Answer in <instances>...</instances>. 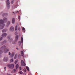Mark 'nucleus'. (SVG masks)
I'll return each mask as SVG.
<instances>
[{
	"label": "nucleus",
	"instance_id": "2eb2a0df",
	"mask_svg": "<svg viewBox=\"0 0 75 75\" xmlns=\"http://www.w3.org/2000/svg\"><path fill=\"white\" fill-rule=\"evenodd\" d=\"M22 30L23 32V33H25V28H22Z\"/></svg>",
	"mask_w": 75,
	"mask_h": 75
},
{
	"label": "nucleus",
	"instance_id": "7c9ffc66",
	"mask_svg": "<svg viewBox=\"0 0 75 75\" xmlns=\"http://www.w3.org/2000/svg\"><path fill=\"white\" fill-rule=\"evenodd\" d=\"M11 3L12 4H13V1H12L11 2Z\"/></svg>",
	"mask_w": 75,
	"mask_h": 75
},
{
	"label": "nucleus",
	"instance_id": "4be33fe9",
	"mask_svg": "<svg viewBox=\"0 0 75 75\" xmlns=\"http://www.w3.org/2000/svg\"><path fill=\"white\" fill-rule=\"evenodd\" d=\"M26 69L28 71H30V69H29V68H28V67H26Z\"/></svg>",
	"mask_w": 75,
	"mask_h": 75
},
{
	"label": "nucleus",
	"instance_id": "f704fd0d",
	"mask_svg": "<svg viewBox=\"0 0 75 75\" xmlns=\"http://www.w3.org/2000/svg\"><path fill=\"white\" fill-rule=\"evenodd\" d=\"M7 75H10V74H8Z\"/></svg>",
	"mask_w": 75,
	"mask_h": 75
},
{
	"label": "nucleus",
	"instance_id": "f8f14e48",
	"mask_svg": "<svg viewBox=\"0 0 75 75\" xmlns=\"http://www.w3.org/2000/svg\"><path fill=\"white\" fill-rule=\"evenodd\" d=\"M12 23L13 24H14V23H15V19L14 18H13L12 21Z\"/></svg>",
	"mask_w": 75,
	"mask_h": 75
},
{
	"label": "nucleus",
	"instance_id": "f03ea898",
	"mask_svg": "<svg viewBox=\"0 0 75 75\" xmlns=\"http://www.w3.org/2000/svg\"><path fill=\"white\" fill-rule=\"evenodd\" d=\"M7 21V19L5 18H4L3 20H0V24H1L0 25V29L1 30L4 28V25H5L4 24V23H6Z\"/></svg>",
	"mask_w": 75,
	"mask_h": 75
},
{
	"label": "nucleus",
	"instance_id": "7ed1b4c3",
	"mask_svg": "<svg viewBox=\"0 0 75 75\" xmlns=\"http://www.w3.org/2000/svg\"><path fill=\"white\" fill-rule=\"evenodd\" d=\"M7 35V34L4 33L2 34V35L1 36V38H0V41L3 40V38L4 37H6Z\"/></svg>",
	"mask_w": 75,
	"mask_h": 75
},
{
	"label": "nucleus",
	"instance_id": "2f4dec72",
	"mask_svg": "<svg viewBox=\"0 0 75 75\" xmlns=\"http://www.w3.org/2000/svg\"><path fill=\"white\" fill-rule=\"evenodd\" d=\"M6 67H4V69H5V71H6Z\"/></svg>",
	"mask_w": 75,
	"mask_h": 75
},
{
	"label": "nucleus",
	"instance_id": "b1692460",
	"mask_svg": "<svg viewBox=\"0 0 75 75\" xmlns=\"http://www.w3.org/2000/svg\"><path fill=\"white\" fill-rule=\"evenodd\" d=\"M18 62V59L16 60L15 62V63L16 64L17 62Z\"/></svg>",
	"mask_w": 75,
	"mask_h": 75
},
{
	"label": "nucleus",
	"instance_id": "dca6fc26",
	"mask_svg": "<svg viewBox=\"0 0 75 75\" xmlns=\"http://www.w3.org/2000/svg\"><path fill=\"white\" fill-rule=\"evenodd\" d=\"M21 52L22 56H23V55H24V52H23V51H21Z\"/></svg>",
	"mask_w": 75,
	"mask_h": 75
},
{
	"label": "nucleus",
	"instance_id": "6e6552de",
	"mask_svg": "<svg viewBox=\"0 0 75 75\" xmlns=\"http://www.w3.org/2000/svg\"><path fill=\"white\" fill-rule=\"evenodd\" d=\"M3 61L5 62H7L8 61V57L7 56H5L4 58Z\"/></svg>",
	"mask_w": 75,
	"mask_h": 75
},
{
	"label": "nucleus",
	"instance_id": "39448f33",
	"mask_svg": "<svg viewBox=\"0 0 75 75\" xmlns=\"http://www.w3.org/2000/svg\"><path fill=\"white\" fill-rule=\"evenodd\" d=\"M6 2L7 4V8L8 9H9L10 8V2H9V1L10 0H6Z\"/></svg>",
	"mask_w": 75,
	"mask_h": 75
},
{
	"label": "nucleus",
	"instance_id": "4c0bfd02",
	"mask_svg": "<svg viewBox=\"0 0 75 75\" xmlns=\"http://www.w3.org/2000/svg\"><path fill=\"white\" fill-rule=\"evenodd\" d=\"M13 13H14V12H13Z\"/></svg>",
	"mask_w": 75,
	"mask_h": 75
},
{
	"label": "nucleus",
	"instance_id": "ddd939ff",
	"mask_svg": "<svg viewBox=\"0 0 75 75\" xmlns=\"http://www.w3.org/2000/svg\"><path fill=\"white\" fill-rule=\"evenodd\" d=\"M7 30H8V29H4V30H2V33H5V32H6V31H7Z\"/></svg>",
	"mask_w": 75,
	"mask_h": 75
},
{
	"label": "nucleus",
	"instance_id": "c9c22d12",
	"mask_svg": "<svg viewBox=\"0 0 75 75\" xmlns=\"http://www.w3.org/2000/svg\"><path fill=\"white\" fill-rule=\"evenodd\" d=\"M24 71L25 72H26V70H25V71Z\"/></svg>",
	"mask_w": 75,
	"mask_h": 75
},
{
	"label": "nucleus",
	"instance_id": "58836bf2",
	"mask_svg": "<svg viewBox=\"0 0 75 75\" xmlns=\"http://www.w3.org/2000/svg\"><path fill=\"white\" fill-rule=\"evenodd\" d=\"M4 16H6V14H4Z\"/></svg>",
	"mask_w": 75,
	"mask_h": 75
},
{
	"label": "nucleus",
	"instance_id": "412c9836",
	"mask_svg": "<svg viewBox=\"0 0 75 75\" xmlns=\"http://www.w3.org/2000/svg\"><path fill=\"white\" fill-rule=\"evenodd\" d=\"M13 62V59H12L10 60V62Z\"/></svg>",
	"mask_w": 75,
	"mask_h": 75
},
{
	"label": "nucleus",
	"instance_id": "423d86ee",
	"mask_svg": "<svg viewBox=\"0 0 75 75\" xmlns=\"http://www.w3.org/2000/svg\"><path fill=\"white\" fill-rule=\"evenodd\" d=\"M18 35H17L16 36V37H15L16 41H13V44H15L16 43V41H17V40H18Z\"/></svg>",
	"mask_w": 75,
	"mask_h": 75
},
{
	"label": "nucleus",
	"instance_id": "4468645a",
	"mask_svg": "<svg viewBox=\"0 0 75 75\" xmlns=\"http://www.w3.org/2000/svg\"><path fill=\"white\" fill-rule=\"evenodd\" d=\"M6 41H5L4 42H3L1 43V45H3V44H5V43H6Z\"/></svg>",
	"mask_w": 75,
	"mask_h": 75
},
{
	"label": "nucleus",
	"instance_id": "1a4fd4ad",
	"mask_svg": "<svg viewBox=\"0 0 75 75\" xmlns=\"http://www.w3.org/2000/svg\"><path fill=\"white\" fill-rule=\"evenodd\" d=\"M21 65L23 67H24V66H25V63L23 60L21 61Z\"/></svg>",
	"mask_w": 75,
	"mask_h": 75
},
{
	"label": "nucleus",
	"instance_id": "ea45409f",
	"mask_svg": "<svg viewBox=\"0 0 75 75\" xmlns=\"http://www.w3.org/2000/svg\"><path fill=\"white\" fill-rule=\"evenodd\" d=\"M21 48H22V46H21Z\"/></svg>",
	"mask_w": 75,
	"mask_h": 75
},
{
	"label": "nucleus",
	"instance_id": "f3484780",
	"mask_svg": "<svg viewBox=\"0 0 75 75\" xmlns=\"http://www.w3.org/2000/svg\"><path fill=\"white\" fill-rule=\"evenodd\" d=\"M10 25V21H8L7 23V27H8V25Z\"/></svg>",
	"mask_w": 75,
	"mask_h": 75
},
{
	"label": "nucleus",
	"instance_id": "72a5a7b5",
	"mask_svg": "<svg viewBox=\"0 0 75 75\" xmlns=\"http://www.w3.org/2000/svg\"><path fill=\"white\" fill-rule=\"evenodd\" d=\"M8 55H10V52H9V54Z\"/></svg>",
	"mask_w": 75,
	"mask_h": 75
},
{
	"label": "nucleus",
	"instance_id": "a211bd4d",
	"mask_svg": "<svg viewBox=\"0 0 75 75\" xmlns=\"http://www.w3.org/2000/svg\"><path fill=\"white\" fill-rule=\"evenodd\" d=\"M19 66L18 64H17L16 66V69H17V68Z\"/></svg>",
	"mask_w": 75,
	"mask_h": 75
},
{
	"label": "nucleus",
	"instance_id": "0eeeda50",
	"mask_svg": "<svg viewBox=\"0 0 75 75\" xmlns=\"http://www.w3.org/2000/svg\"><path fill=\"white\" fill-rule=\"evenodd\" d=\"M7 37L8 40H9V41H10V42H12V41H13V39H12V38H10V36H8Z\"/></svg>",
	"mask_w": 75,
	"mask_h": 75
},
{
	"label": "nucleus",
	"instance_id": "9d476101",
	"mask_svg": "<svg viewBox=\"0 0 75 75\" xmlns=\"http://www.w3.org/2000/svg\"><path fill=\"white\" fill-rule=\"evenodd\" d=\"M23 38H21V42L19 41L18 42L19 44H21V43H23Z\"/></svg>",
	"mask_w": 75,
	"mask_h": 75
},
{
	"label": "nucleus",
	"instance_id": "393cba45",
	"mask_svg": "<svg viewBox=\"0 0 75 75\" xmlns=\"http://www.w3.org/2000/svg\"><path fill=\"white\" fill-rule=\"evenodd\" d=\"M16 69H13L12 72H16Z\"/></svg>",
	"mask_w": 75,
	"mask_h": 75
},
{
	"label": "nucleus",
	"instance_id": "c85d7f7f",
	"mask_svg": "<svg viewBox=\"0 0 75 75\" xmlns=\"http://www.w3.org/2000/svg\"><path fill=\"white\" fill-rule=\"evenodd\" d=\"M18 30L19 31H20V27H19L18 28Z\"/></svg>",
	"mask_w": 75,
	"mask_h": 75
},
{
	"label": "nucleus",
	"instance_id": "473e14b6",
	"mask_svg": "<svg viewBox=\"0 0 75 75\" xmlns=\"http://www.w3.org/2000/svg\"><path fill=\"white\" fill-rule=\"evenodd\" d=\"M16 49H17V50H18V48L17 47L16 48Z\"/></svg>",
	"mask_w": 75,
	"mask_h": 75
},
{
	"label": "nucleus",
	"instance_id": "f257e3e1",
	"mask_svg": "<svg viewBox=\"0 0 75 75\" xmlns=\"http://www.w3.org/2000/svg\"><path fill=\"white\" fill-rule=\"evenodd\" d=\"M9 51V49L8 48H7L5 46H3L0 48V54H2V53L3 52V51H4L5 53H6V52H7V51ZM1 55L0 54V58H1Z\"/></svg>",
	"mask_w": 75,
	"mask_h": 75
},
{
	"label": "nucleus",
	"instance_id": "5701e85b",
	"mask_svg": "<svg viewBox=\"0 0 75 75\" xmlns=\"http://www.w3.org/2000/svg\"><path fill=\"white\" fill-rule=\"evenodd\" d=\"M14 55V53H12V56L11 57H13Z\"/></svg>",
	"mask_w": 75,
	"mask_h": 75
},
{
	"label": "nucleus",
	"instance_id": "c756f323",
	"mask_svg": "<svg viewBox=\"0 0 75 75\" xmlns=\"http://www.w3.org/2000/svg\"><path fill=\"white\" fill-rule=\"evenodd\" d=\"M19 69H20V70H21V67H20Z\"/></svg>",
	"mask_w": 75,
	"mask_h": 75
},
{
	"label": "nucleus",
	"instance_id": "e433bc0d",
	"mask_svg": "<svg viewBox=\"0 0 75 75\" xmlns=\"http://www.w3.org/2000/svg\"><path fill=\"white\" fill-rule=\"evenodd\" d=\"M6 15H7V13H6Z\"/></svg>",
	"mask_w": 75,
	"mask_h": 75
},
{
	"label": "nucleus",
	"instance_id": "20e7f679",
	"mask_svg": "<svg viewBox=\"0 0 75 75\" xmlns=\"http://www.w3.org/2000/svg\"><path fill=\"white\" fill-rule=\"evenodd\" d=\"M7 66L9 68H14V65L13 64H9L7 65Z\"/></svg>",
	"mask_w": 75,
	"mask_h": 75
},
{
	"label": "nucleus",
	"instance_id": "bb28decb",
	"mask_svg": "<svg viewBox=\"0 0 75 75\" xmlns=\"http://www.w3.org/2000/svg\"><path fill=\"white\" fill-rule=\"evenodd\" d=\"M18 19L20 20V15H18Z\"/></svg>",
	"mask_w": 75,
	"mask_h": 75
},
{
	"label": "nucleus",
	"instance_id": "cd10ccee",
	"mask_svg": "<svg viewBox=\"0 0 75 75\" xmlns=\"http://www.w3.org/2000/svg\"><path fill=\"white\" fill-rule=\"evenodd\" d=\"M19 73H20V74H23V72L21 71H20L19 72Z\"/></svg>",
	"mask_w": 75,
	"mask_h": 75
},
{
	"label": "nucleus",
	"instance_id": "9b49d317",
	"mask_svg": "<svg viewBox=\"0 0 75 75\" xmlns=\"http://www.w3.org/2000/svg\"><path fill=\"white\" fill-rule=\"evenodd\" d=\"M10 31H14V28L13 27H11L10 28Z\"/></svg>",
	"mask_w": 75,
	"mask_h": 75
},
{
	"label": "nucleus",
	"instance_id": "aec40b11",
	"mask_svg": "<svg viewBox=\"0 0 75 75\" xmlns=\"http://www.w3.org/2000/svg\"><path fill=\"white\" fill-rule=\"evenodd\" d=\"M17 57V54L15 55V57H14V59H16V58Z\"/></svg>",
	"mask_w": 75,
	"mask_h": 75
},
{
	"label": "nucleus",
	"instance_id": "6ab92c4d",
	"mask_svg": "<svg viewBox=\"0 0 75 75\" xmlns=\"http://www.w3.org/2000/svg\"><path fill=\"white\" fill-rule=\"evenodd\" d=\"M15 30L16 31H17V26L16 25V26Z\"/></svg>",
	"mask_w": 75,
	"mask_h": 75
},
{
	"label": "nucleus",
	"instance_id": "a878e982",
	"mask_svg": "<svg viewBox=\"0 0 75 75\" xmlns=\"http://www.w3.org/2000/svg\"><path fill=\"white\" fill-rule=\"evenodd\" d=\"M19 13V12L18 11H16V12H15L14 13L15 14H16V13Z\"/></svg>",
	"mask_w": 75,
	"mask_h": 75
}]
</instances>
